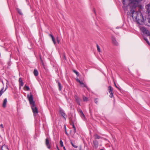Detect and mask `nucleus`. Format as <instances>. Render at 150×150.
<instances>
[{"mask_svg": "<svg viewBox=\"0 0 150 150\" xmlns=\"http://www.w3.org/2000/svg\"><path fill=\"white\" fill-rule=\"evenodd\" d=\"M130 15L133 19H135L136 21L139 24L142 25L144 23V20L143 15L140 11H135L133 9H131Z\"/></svg>", "mask_w": 150, "mask_h": 150, "instance_id": "f257e3e1", "label": "nucleus"}, {"mask_svg": "<svg viewBox=\"0 0 150 150\" xmlns=\"http://www.w3.org/2000/svg\"><path fill=\"white\" fill-rule=\"evenodd\" d=\"M27 96L30 103L31 105V108L34 114V116H35L38 113V111L37 108L35 106V103L33 101V96L31 94L30 95L29 94L27 95Z\"/></svg>", "mask_w": 150, "mask_h": 150, "instance_id": "f03ea898", "label": "nucleus"}, {"mask_svg": "<svg viewBox=\"0 0 150 150\" xmlns=\"http://www.w3.org/2000/svg\"><path fill=\"white\" fill-rule=\"evenodd\" d=\"M139 0H130L129 5L132 8H135L137 6Z\"/></svg>", "mask_w": 150, "mask_h": 150, "instance_id": "7ed1b4c3", "label": "nucleus"}, {"mask_svg": "<svg viewBox=\"0 0 150 150\" xmlns=\"http://www.w3.org/2000/svg\"><path fill=\"white\" fill-rule=\"evenodd\" d=\"M74 98L75 99V100L77 103L79 105H81L80 102L81 101V99L77 95H75Z\"/></svg>", "mask_w": 150, "mask_h": 150, "instance_id": "20e7f679", "label": "nucleus"}, {"mask_svg": "<svg viewBox=\"0 0 150 150\" xmlns=\"http://www.w3.org/2000/svg\"><path fill=\"white\" fill-rule=\"evenodd\" d=\"M140 30L144 33L148 34L149 33V30H148L146 28L144 27H142L140 28Z\"/></svg>", "mask_w": 150, "mask_h": 150, "instance_id": "39448f33", "label": "nucleus"}, {"mask_svg": "<svg viewBox=\"0 0 150 150\" xmlns=\"http://www.w3.org/2000/svg\"><path fill=\"white\" fill-rule=\"evenodd\" d=\"M45 144L46 146L49 149H50V148L51 145L50 143L49 140L47 138L46 139Z\"/></svg>", "mask_w": 150, "mask_h": 150, "instance_id": "423d86ee", "label": "nucleus"}, {"mask_svg": "<svg viewBox=\"0 0 150 150\" xmlns=\"http://www.w3.org/2000/svg\"><path fill=\"white\" fill-rule=\"evenodd\" d=\"M93 147L95 148H97L98 146V143L96 140L93 141Z\"/></svg>", "mask_w": 150, "mask_h": 150, "instance_id": "0eeeda50", "label": "nucleus"}, {"mask_svg": "<svg viewBox=\"0 0 150 150\" xmlns=\"http://www.w3.org/2000/svg\"><path fill=\"white\" fill-rule=\"evenodd\" d=\"M112 43L114 45H115L116 46L118 45V43L116 40L115 39L114 37H112Z\"/></svg>", "mask_w": 150, "mask_h": 150, "instance_id": "6e6552de", "label": "nucleus"}, {"mask_svg": "<svg viewBox=\"0 0 150 150\" xmlns=\"http://www.w3.org/2000/svg\"><path fill=\"white\" fill-rule=\"evenodd\" d=\"M59 112L60 114H61V116L63 117L65 119H66L65 116L66 115V114L64 112L63 110H59Z\"/></svg>", "mask_w": 150, "mask_h": 150, "instance_id": "1a4fd4ad", "label": "nucleus"}, {"mask_svg": "<svg viewBox=\"0 0 150 150\" xmlns=\"http://www.w3.org/2000/svg\"><path fill=\"white\" fill-rule=\"evenodd\" d=\"M146 9L147 12L148 13H150V4H148L146 7Z\"/></svg>", "mask_w": 150, "mask_h": 150, "instance_id": "9d476101", "label": "nucleus"}, {"mask_svg": "<svg viewBox=\"0 0 150 150\" xmlns=\"http://www.w3.org/2000/svg\"><path fill=\"white\" fill-rule=\"evenodd\" d=\"M80 84L81 85V86L82 87H85L87 88V90H89V88L82 81H81Z\"/></svg>", "mask_w": 150, "mask_h": 150, "instance_id": "9b49d317", "label": "nucleus"}, {"mask_svg": "<svg viewBox=\"0 0 150 150\" xmlns=\"http://www.w3.org/2000/svg\"><path fill=\"white\" fill-rule=\"evenodd\" d=\"M56 82L57 83L59 87V89L60 91L62 89V86H61V84L60 82L58 80H56Z\"/></svg>", "mask_w": 150, "mask_h": 150, "instance_id": "f8f14e48", "label": "nucleus"}, {"mask_svg": "<svg viewBox=\"0 0 150 150\" xmlns=\"http://www.w3.org/2000/svg\"><path fill=\"white\" fill-rule=\"evenodd\" d=\"M19 82L20 86H23L24 83L21 78L19 79Z\"/></svg>", "mask_w": 150, "mask_h": 150, "instance_id": "ddd939ff", "label": "nucleus"}, {"mask_svg": "<svg viewBox=\"0 0 150 150\" xmlns=\"http://www.w3.org/2000/svg\"><path fill=\"white\" fill-rule=\"evenodd\" d=\"M7 102V99L6 98H5L3 102V106L4 108H5L6 107V104Z\"/></svg>", "mask_w": 150, "mask_h": 150, "instance_id": "4468645a", "label": "nucleus"}, {"mask_svg": "<svg viewBox=\"0 0 150 150\" xmlns=\"http://www.w3.org/2000/svg\"><path fill=\"white\" fill-rule=\"evenodd\" d=\"M70 124L71 125H72V128L74 129V133H75L76 132V128H75V126H74V123L73 122H71L70 123Z\"/></svg>", "mask_w": 150, "mask_h": 150, "instance_id": "2eb2a0df", "label": "nucleus"}, {"mask_svg": "<svg viewBox=\"0 0 150 150\" xmlns=\"http://www.w3.org/2000/svg\"><path fill=\"white\" fill-rule=\"evenodd\" d=\"M34 74L35 76H37L38 75V72L37 70L36 69H35L34 71Z\"/></svg>", "mask_w": 150, "mask_h": 150, "instance_id": "dca6fc26", "label": "nucleus"}, {"mask_svg": "<svg viewBox=\"0 0 150 150\" xmlns=\"http://www.w3.org/2000/svg\"><path fill=\"white\" fill-rule=\"evenodd\" d=\"M108 90L109 91V92H112L113 91V88H112V87L110 86H109L108 87Z\"/></svg>", "mask_w": 150, "mask_h": 150, "instance_id": "f3484780", "label": "nucleus"}, {"mask_svg": "<svg viewBox=\"0 0 150 150\" xmlns=\"http://www.w3.org/2000/svg\"><path fill=\"white\" fill-rule=\"evenodd\" d=\"M95 138L96 139H99L101 138V137L99 136L98 134H95L94 135Z\"/></svg>", "mask_w": 150, "mask_h": 150, "instance_id": "a211bd4d", "label": "nucleus"}, {"mask_svg": "<svg viewBox=\"0 0 150 150\" xmlns=\"http://www.w3.org/2000/svg\"><path fill=\"white\" fill-rule=\"evenodd\" d=\"M83 98L84 101H87L88 100V98L84 96H83Z\"/></svg>", "mask_w": 150, "mask_h": 150, "instance_id": "6ab92c4d", "label": "nucleus"}, {"mask_svg": "<svg viewBox=\"0 0 150 150\" xmlns=\"http://www.w3.org/2000/svg\"><path fill=\"white\" fill-rule=\"evenodd\" d=\"M4 87H3L0 91V97L1 96L3 93L4 92V91H3Z\"/></svg>", "mask_w": 150, "mask_h": 150, "instance_id": "aec40b11", "label": "nucleus"}, {"mask_svg": "<svg viewBox=\"0 0 150 150\" xmlns=\"http://www.w3.org/2000/svg\"><path fill=\"white\" fill-rule=\"evenodd\" d=\"M71 143L72 146H73L75 148H78V146L76 145H74V144L72 143V142L71 141Z\"/></svg>", "mask_w": 150, "mask_h": 150, "instance_id": "412c9836", "label": "nucleus"}, {"mask_svg": "<svg viewBox=\"0 0 150 150\" xmlns=\"http://www.w3.org/2000/svg\"><path fill=\"white\" fill-rule=\"evenodd\" d=\"M98 98H95L94 100V101L95 103L96 104H98Z\"/></svg>", "mask_w": 150, "mask_h": 150, "instance_id": "4be33fe9", "label": "nucleus"}, {"mask_svg": "<svg viewBox=\"0 0 150 150\" xmlns=\"http://www.w3.org/2000/svg\"><path fill=\"white\" fill-rule=\"evenodd\" d=\"M147 20L148 23L149 24V25L150 26V15H149L148 16V18H147Z\"/></svg>", "mask_w": 150, "mask_h": 150, "instance_id": "5701e85b", "label": "nucleus"}, {"mask_svg": "<svg viewBox=\"0 0 150 150\" xmlns=\"http://www.w3.org/2000/svg\"><path fill=\"white\" fill-rule=\"evenodd\" d=\"M3 147H5V148H6V149H8V146L7 145H4L2 146L1 150H3Z\"/></svg>", "mask_w": 150, "mask_h": 150, "instance_id": "b1692460", "label": "nucleus"}, {"mask_svg": "<svg viewBox=\"0 0 150 150\" xmlns=\"http://www.w3.org/2000/svg\"><path fill=\"white\" fill-rule=\"evenodd\" d=\"M73 71L75 73L77 76H79V74L78 72L75 70H73Z\"/></svg>", "mask_w": 150, "mask_h": 150, "instance_id": "393cba45", "label": "nucleus"}, {"mask_svg": "<svg viewBox=\"0 0 150 150\" xmlns=\"http://www.w3.org/2000/svg\"><path fill=\"white\" fill-rule=\"evenodd\" d=\"M60 144L61 146V147L64 146L63 142L62 140H60Z\"/></svg>", "mask_w": 150, "mask_h": 150, "instance_id": "a878e982", "label": "nucleus"}, {"mask_svg": "<svg viewBox=\"0 0 150 150\" xmlns=\"http://www.w3.org/2000/svg\"><path fill=\"white\" fill-rule=\"evenodd\" d=\"M17 11H18V13L20 15H22V13L21 12V11L19 9H17Z\"/></svg>", "mask_w": 150, "mask_h": 150, "instance_id": "bb28decb", "label": "nucleus"}, {"mask_svg": "<svg viewBox=\"0 0 150 150\" xmlns=\"http://www.w3.org/2000/svg\"><path fill=\"white\" fill-rule=\"evenodd\" d=\"M80 114V115L81 117L82 118H83V117L85 118V116L84 114L83 113V112L82 113H81V114Z\"/></svg>", "mask_w": 150, "mask_h": 150, "instance_id": "cd10ccee", "label": "nucleus"}, {"mask_svg": "<svg viewBox=\"0 0 150 150\" xmlns=\"http://www.w3.org/2000/svg\"><path fill=\"white\" fill-rule=\"evenodd\" d=\"M52 41H53L54 43V44H55L56 43V42L55 40V39L54 38V37H53V38L52 37Z\"/></svg>", "mask_w": 150, "mask_h": 150, "instance_id": "c85d7f7f", "label": "nucleus"}, {"mask_svg": "<svg viewBox=\"0 0 150 150\" xmlns=\"http://www.w3.org/2000/svg\"><path fill=\"white\" fill-rule=\"evenodd\" d=\"M110 98H112L113 97V93L112 92H110Z\"/></svg>", "mask_w": 150, "mask_h": 150, "instance_id": "c756f323", "label": "nucleus"}, {"mask_svg": "<svg viewBox=\"0 0 150 150\" xmlns=\"http://www.w3.org/2000/svg\"><path fill=\"white\" fill-rule=\"evenodd\" d=\"M144 39L148 44H150L149 41L148 40V39L146 38H144Z\"/></svg>", "mask_w": 150, "mask_h": 150, "instance_id": "7c9ffc66", "label": "nucleus"}, {"mask_svg": "<svg viewBox=\"0 0 150 150\" xmlns=\"http://www.w3.org/2000/svg\"><path fill=\"white\" fill-rule=\"evenodd\" d=\"M97 47L98 51L99 52H100V48L98 44L97 45Z\"/></svg>", "mask_w": 150, "mask_h": 150, "instance_id": "2f4dec72", "label": "nucleus"}, {"mask_svg": "<svg viewBox=\"0 0 150 150\" xmlns=\"http://www.w3.org/2000/svg\"><path fill=\"white\" fill-rule=\"evenodd\" d=\"M25 87L26 88L27 91H29L30 90V88L28 86L25 85Z\"/></svg>", "mask_w": 150, "mask_h": 150, "instance_id": "473e14b6", "label": "nucleus"}, {"mask_svg": "<svg viewBox=\"0 0 150 150\" xmlns=\"http://www.w3.org/2000/svg\"><path fill=\"white\" fill-rule=\"evenodd\" d=\"M78 112L80 114H81V113H82L83 112L82 110L80 109L79 110Z\"/></svg>", "mask_w": 150, "mask_h": 150, "instance_id": "72a5a7b5", "label": "nucleus"}, {"mask_svg": "<svg viewBox=\"0 0 150 150\" xmlns=\"http://www.w3.org/2000/svg\"><path fill=\"white\" fill-rule=\"evenodd\" d=\"M57 42H58V44L59 43V42H60V40L58 38V37H57Z\"/></svg>", "mask_w": 150, "mask_h": 150, "instance_id": "f704fd0d", "label": "nucleus"}, {"mask_svg": "<svg viewBox=\"0 0 150 150\" xmlns=\"http://www.w3.org/2000/svg\"><path fill=\"white\" fill-rule=\"evenodd\" d=\"M114 84L115 86L118 89H119V88L116 86V83L115 82H114Z\"/></svg>", "mask_w": 150, "mask_h": 150, "instance_id": "c9c22d12", "label": "nucleus"}, {"mask_svg": "<svg viewBox=\"0 0 150 150\" xmlns=\"http://www.w3.org/2000/svg\"><path fill=\"white\" fill-rule=\"evenodd\" d=\"M77 81L79 82V83H80L81 82V81L80 80H79V79L77 80Z\"/></svg>", "mask_w": 150, "mask_h": 150, "instance_id": "e433bc0d", "label": "nucleus"}, {"mask_svg": "<svg viewBox=\"0 0 150 150\" xmlns=\"http://www.w3.org/2000/svg\"><path fill=\"white\" fill-rule=\"evenodd\" d=\"M0 126L2 128H4V126H3V124H1L0 125Z\"/></svg>", "mask_w": 150, "mask_h": 150, "instance_id": "4c0bfd02", "label": "nucleus"}, {"mask_svg": "<svg viewBox=\"0 0 150 150\" xmlns=\"http://www.w3.org/2000/svg\"><path fill=\"white\" fill-rule=\"evenodd\" d=\"M50 36L52 38V37H54L53 35L51 34H50Z\"/></svg>", "mask_w": 150, "mask_h": 150, "instance_id": "58836bf2", "label": "nucleus"}, {"mask_svg": "<svg viewBox=\"0 0 150 150\" xmlns=\"http://www.w3.org/2000/svg\"><path fill=\"white\" fill-rule=\"evenodd\" d=\"M50 36L52 38V37H54L53 35L51 34H50Z\"/></svg>", "mask_w": 150, "mask_h": 150, "instance_id": "ea45409f", "label": "nucleus"}, {"mask_svg": "<svg viewBox=\"0 0 150 150\" xmlns=\"http://www.w3.org/2000/svg\"><path fill=\"white\" fill-rule=\"evenodd\" d=\"M148 35H149V36H150V32H149V33H148V34H147Z\"/></svg>", "mask_w": 150, "mask_h": 150, "instance_id": "a19ab883", "label": "nucleus"}, {"mask_svg": "<svg viewBox=\"0 0 150 150\" xmlns=\"http://www.w3.org/2000/svg\"><path fill=\"white\" fill-rule=\"evenodd\" d=\"M7 88H8V87H7V85H6V88H5V90H4V91H6V90L7 89Z\"/></svg>", "mask_w": 150, "mask_h": 150, "instance_id": "79ce46f5", "label": "nucleus"}, {"mask_svg": "<svg viewBox=\"0 0 150 150\" xmlns=\"http://www.w3.org/2000/svg\"><path fill=\"white\" fill-rule=\"evenodd\" d=\"M63 148L64 150H66V148L64 146H63Z\"/></svg>", "mask_w": 150, "mask_h": 150, "instance_id": "37998d69", "label": "nucleus"}, {"mask_svg": "<svg viewBox=\"0 0 150 150\" xmlns=\"http://www.w3.org/2000/svg\"><path fill=\"white\" fill-rule=\"evenodd\" d=\"M93 11H94V12L96 14V11H95L94 8L93 9Z\"/></svg>", "mask_w": 150, "mask_h": 150, "instance_id": "c03bdc74", "label": "nucleus"}, {"mask_svg": "<svg viewBox=\"0 0 150 150\" xmlns=\"http://www.w3.org/2000/svg\"><path fill=\"white\" fill-rule=\"evenodd\" d=\"M64 59H65L66 57H65V56L64 55Z\"/></svg>", "mask_w": 150, "mask_h": 150, "instance_id": "a18cd8bd", "label": "nucleus"}, {"mask_svg": "<svg viewBox=\"0 0 150 150\" xmlns=\"http://www.w3.org/2000/svg\"><path fill=\"white\" fill-rule=\"evenodd\" d=\"M66 133L67 134V132H66Z\"/></svg>", "mask_w": 150, "mask_h": 150, "instance_id": "49530a36", "label": "nucleus"}, {"mask_svg": "<svg viewBox=\"0 0 150 150\" xmlns=\"http://www.w3.org/2000/svg\"><path fill=\"white\" fill-rule=\"evenodd\" d=\"M100 150H104L103 149H101Z\"/></svg>", "mask_w": 150, "mask_h": 150, "instance_id": "de8ad7c7", "label": "nucleus"}, {"mask_svg": "<svg viewBox=\"0 0 150 150\" xmlns=\"http://www.w3.org/2000/svg\"><path fill=\"white\" fill-rule=\"evenodd\" d=\"M57 149H58V146H57Z\"/></svg>", "mask_w": 150, "mask_h": 150, "instance_id": "09e8293b", "label": "nucleus"}, {"mask_svg": "<svg viewBox=\"0 0 150 150\" xmlns=\"http://www.w3.org/2000/svg\"><path fill=\"white\" fill-rule=\"evenodd\" d=\"M57 150H60L58 148V149H57Z\"/></svg>", "mask_w": 150, "mask_h": 150, "instance_id": "8fccbe9b", "label": "nucleus"}, {"mask_svg": "<svg viewBox=\"0 0 150 150\" xmlns=\"http://www.w3.org/2000/svg\"><path fill=\"white\" fill-rule=\"evenodd\" d=\"M2 83L3 84V82H2Z\"/></svg>", "mask_w": 150, "mask_h": 150, "instance_id": "3c124183", "label": "nucleus"}]
</instances>
